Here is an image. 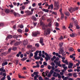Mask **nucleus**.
<instances>
[{
	"instance_id": "obj_5",
	"label": "nucleus",
	"mask_w": 80,
	"mask_h": 80,
	"mask_svg": "<svg viewBox=\"0 0 80 80\" xmlns=\"http://www.w3.org/2000/svg\"><path fill=\"white\" fill-rule=\"evenodd\" d=\"M44 55L46 56V57L45 58V60H46V61H48V60H50L51 58L49 56L47 53L45 52Z\"/></svg>"
},
{
	"instance_id": "obj_26",
	"label": "nucleus",
	"mask_w": 80,
	"mask_h": 80,
	"mask_svg": "<svg viewBox=\"0 0 80 80\" xmlns=\"http://www.w3.org/2000/svg\"><path fill=\"white\" fill-rule=\"evenodd\" d=\"M61 20H63V17H64V15L63 13H61Z\"/></svg>"
},
{
	"instance_id": "obj_6",
	"label": "nucleus",
	"mask_w": 80,
	"mask_h": 80,
	"mask_svg": "<svg viewBox=\"0 0 80 80\" xmlns=\"http://www.w3.org/2000/svg\"><path fill=\"white\" fill-rule=\"evenodd\" d=\"M62 62H63V63H65L66 65H68V61L66 59L65 60V61L64 60L65 59V57H62Z\"/></svg>"
},
{
	"instance_id": "obj_56",
	"label": "nucleus",
	"mask_w": 80,
	"mask_h": 80,
	"mask_svg": "<svg viewBox=\"0 0 80 80\" xmlns=\"http://www.w3.org/2000/svg\"><path fill=\"white\" fill-rule=\"evenodd\" d=\"M68 77H65V78H63V80H68Z\"/></svg>"
},
{
	"instance_id": "obj_40",
	"label": "nucleus",
	"mask_w": 80,
	"mask_h": 80,
	"mask_svg": "<svg viewBox=\"0 0 80 80\" xmlns=\"http://www.w3.org/2000/svg\"><path fill=\"white\" fill-rule=\"evenodd\" d=\"M35 47H37V48H38V47H39V44H38V43H37L35 44Z\"/></svg>"
},
{
	"instance_id": "obj_35",
	"label": "nucleus",
	"mask_w": 80,
	"mask_h": 80,
	"mask_svg": "<svg viewBox=\"0 0 80 80\" xmlns=\"http://www.w3.org/2000/svg\"><path fill=\"white\" fill-rule=\"evenodd\" d=\"M18 77L19 78H24L25 77L21 76V75H19Z\"/></svg>"
},
{
	"instance_id": "obj_1",
	"label": "nucleus",
	"mask_w": 80,
	"mask_h": 80,
	"mask_svg": "<svg viewBox=\"0 0 80 80\" xmlns=\"http://www.w3.org/2000/svg\"><path fill=\"white\" fill-rule=\"evenodd\" d=\"M79 8V7H77L76 8H72V7H71L69 8H68V10L70 13H72L76 10H78Z\"/></svg>"
},
{
	"instance_id": "obj_54",
	"label": "nucleus",
	"mask_w": 80,
	"mask_h": 80,
	"mask_svg": "<svg viewBox=\"0 0 80 80\" xmlns=\"http://www.w3.org/2000/svg\"><path fill=\"white\" fill-rule=\"evenodd\" d=\"M38 79L39 80H42V77L41 76H40L38 78Z\"/></svg>"
},
{
	"instance_id": "obj_4",
	"label": "nucleus",
	"mask_w": 80,
	"mask_h": 80,
	"mask_svg": "<svg viewBox=\"0 0 80 80\" xmlns=\"http://www.w3.org/2000/svg\"><path fill=\"white\" fill-rule=\"evenodd\" d=\"M34 9L32 8L31 9V11L30 12L29 10H27L25 11V13H27V15H32L33 14V12L34 11Z\"/></svg>"
},
{
	"instance_id": "obj_48",
	"label": "nucleus",
	"mask_w": 80,
	"mask_h": 80,
	"mask_svg": "<svg viewBox=\"0 0 80 80\" xmlns=\"http://www.w3.org/2000/svg\"><path fill=\"white\" fill-rule=\"evenodd\" d=\"M18 32H20V33H22V30L20 29H19L18 30Z\"/></svg>"
},
{
	"instance_id": "obj_16",
	"label": "nucleus",
	"mask_w": 80,
	"mask_h": 80,
	"mask_svg": "<svg viewBox=\"0 0 80 80\" xmlns=\"http://www.w3.org/2000/svg\"><path fill=\"white\" fill-rule=\"evenodd\" d=\"M27 45V42L26 41V40H24L23 42V45L25 46Z\"/></svg>"
},
{
	"instance_id": "obj_2",
	"label": "nucleus",
	"mask_w": 80,
	"mask_h": 80,
	"mask_svg": "<svg viewBox=\"0 0 80 80\" xmlns=\"http://www.w3.org/2000/svg\"><path fill=\"white\" fill-rule=\"evenodd\" d=\"M54 7H55V8H54L53 10H58V9H59V8L60 7V5H59V3L58 1H54Z\"/></svg>"
},
{
	"instance_id": "obj_59",
	"label": "nucleus",
	"mask_w": 80,
	"mask_h": 80,
	"mask_svg": "<svg viewBox=\"0 0 80 80\" xmlns=\"http://www.w3.org/2000/svg\"><path fill=\"white\" fill-rule=\"evenodd\" d=\"M60 40H62L63 39V38L62 36H61V37L59 38Z\"/></svg>"
},
{
	"instance_id": "obj_30",
	"label": "nucleus",
	"mask_w": 80,
	"mask_h": 80,
	"mask_svg": "<svg viewBox=\"0 0 80 80\" xmlns=\"http://www.w3.org/2000/svg\"><path fill=\"white\" fill-rule=\"evenodd\" d=\"M57 77H58V78H61V76L60 75V74L59 73H57Z\"/></svg>"
},
{
	"instance_id": "obj_43",
	"label": "nucleus",
	"mask_w": 80,
	"mask_h": 80,
	"mask_svg": "<svg viewBox=\"0 0 80 80\" xmlns=\"http://www.w3.org/2000/svg\"><path fill=\"white\" fill-rule=\"evenodd\" d=\"M27 60V58L26 57H24L21 59V60L22 61H24V60Z\"/></svg>"
},
{
	"instance_id": "obj_63",
	"label": "nucleus",
	"mask_w": 80,
	"mask_h": 80,
	"mask_svg": "<svg viewBox=\"0 0 80 80\" xmlns=\"http://www.w3.org/2000/svg\"><path fill=\"white\" fill-rule=\"evenodd\" d=\"M62 68H64L65 67V64H62Z\"/></svg>"
},
{
	"instance_id": "obj_21",
	"label": "nucleus",
	"mask_w": 80,
	"mask_h": 80,
	"mask_svg": "<svg viewBox=\"0 0 80 80\" xmlns=\"http://www.w3.org/2000/svg\"><path fill=\"white\" fill-rule=\"evenodd\" d=\"M39 42L40 43H43V39L42 38H40Z\"/></svg>"
},
{
	"instance_id": "obj_50",
	"label": "nucleus",
	"mask_w": 80,
	"mask_h": 80,
	"mask_svg": "<svg viewBox=\"0 0 80 80\" xmlns=\"http://www.w3.org/2000/svg\"><path fill=\"white\" fill-rule=\"evenodd\" d=\"M49 66L48 67V70H50L51 68H52L51 67V66H50V65H48Z\"/></svg>"
},
{
	"instance_id": "obj_11",
	"label": "nucleus",
	"mask_w": 80,
	"mask_h": 80,
	"mask_svg": "<svg viewBox=\"0 0 80 80\" xmlns=\"http://www.w3.org/2000/svg\"><path fill=\"white\" fill-rule=\"evenodd\" d=\"M64 51L63 50V48H60L59 49V53H63Z\"/></svg>"
},
{
	"instance_id": "obj_55",
	"label": "nucleus",
	"mask_w": 80,
	"mask_h": 80,
	"mask_svg": "<svg viewBox=\"0 0 80 80\" xmlns=\"http://www.w3.org/2000/svg\"><path fill=\"white\" fill-rule=\"evenodd\" d=\"M27 47L28 48H32V46L31 45H28Z\"/></svg>"
},
{
	"instance_id": "obj_31",
	"label": "nucleus",
	"mask_w": 80,
	"mask_h": 80,
	"mask_svg": "<svg viewBox=\"0 0 80 80\" xmlns=\"http://www.w3.org/2000/svg\"><path fill=\"white\" fill-rule=\"evenodd\" d=\"M15 62L16 63V65H17L18 64V60H15Z\"/></svg>"
},
{
	"instance_id": "obj_8",
	"label": "nucleus",
	"mask_w": 80,
	"mask_h": 80,
	"mask_svg": "<svg viewBox=\"0 0 80 80\" xmlns=\"http://www.w3.org/2000/svg\"><path fill=\"white\" fill-rule=\"evenodd\" d=\"M8 52L7 51H6L5 52H4L2 53H1L0 55L1 56H2H2H3V55H4V56H6L7 55V54H8Z\"/></svg>"
},
{
	"instance_id": "obj_64",
	"label": "nucleus",
	"mask_w": 80,
	"mask_h": 80,
	"mask_svg": "<svg viewBox=\"0 0 80 80\" xmlns=\"http://www.w3.org/2000/svg\"><path fill=\"white\" fill-rule=\"evenodd\" d=\"M51 24H52L51 22H50L48 23V26H49V27H51Z\"/></svg>"
},
{
	"instance_id": "obj_24",
	"label": "nucleus",
	"mask_w": 80,
	"mask_h": 80,
	"mask_svg": "<svg viewBox=\"0 0 80 80\" xmlns=\"http://www.w3.org/2000/svg\"><path fill=\"white\" fill-rule=\"evenodd\" d=\"M12 38H13V36H12V35H9L7 36L8 38H9V39Z\"/></svg>"
},
{
	"instance_id": "obj_32",
	"label": "nucleus",
	"mask_w": 80,
	"mask_h": 80,
	"mask_svg": "<svg viewBox=\"0 0 80 80\" xmlns=\"http://www.w3.org/2000/svg\"><path fill=\"white\" fill-rule=\"evenodd\" d=\"M63 42H60L59 43V46L60 47H62V46H63Z\"/></svg>"
},
{
	"instance_id": "obj_52",
	"label": "nucleus",
	"mask_w": 80,
	"mask_h": 80,
	"mask_svg": "<svg viewBox=\"0 0 80 80\" xmlns=\"http://www.w3.org/2000/svg\"><path fill=\"white\" fill-rule=\"evenodd\" d=\"M32 6L33 7H34L36 6V4L35 3H34L32 4Z\"/></svg>"
},
{
	"instance_id": "obj_7",
	"label": "nucleus",
	"mask_w": 80,
	"mask_h": 80,
	"mask_svg": "<svg viewBox=\"0 0 80 80\" xmlns=\"http://www.w3.org/2000/svg\"><path fill=\"white\" fill-rule=\"evenodd\" d=\"M32 35L33 37H37L38 35H40V32L39 31L36 32H32Z\"/></svg>"
},
{
	"instance_id": "obj_17",
	"label": "nucleus",
	"mask_w": 80,
	"mask_h": 80,
	"mask_svg": "<svg viewBox=\"0 0 80 80\" xmlns=\"http://www.w3.org/2000/svg\"><path fill=\"white\" fill-rule=\"evenodd\" d=\"M32 19L33 20H34V21H37V18H36L35 16H32Z\"/></svg>"
},
{
	"instance_id": "obj_62",
	"label": "nucleus",
	"mask_w": 80,
	"mask_h": 80,
	"mask_svg": "<svg viewBox=\"0 0 80 80\" xmlns=\"http://www.w3.org/2000/svg\"><path fill=\"white\" fill-rule=\"evenodd\" d=\"M20 57H21V58H23V54H21Z\"/></svg>"
},
{
	"instance_id": "obj_23",
	"label": "nucleus",
	"mask_w": 80,
	"mask_h": 80,
	"mask_svg": "<svg viewBox=\"0 0 80 80\" xmlns=\"http://www.w3.org/2000/svg\"><path fill=\"white\" fill-rule=\"evenodd\" d=\"M22 54V52H18V54H17V55H16V56L17 57H20V55Z\"/></svg>"
},
{
	"instance_id": "obj_33",
	"label": "nucleus",
	"mask_w": 80,
	"mask_h": 80,
	"mask_svg": "<svg viewBox=\"0 0 80 80\" xmlns=\"http://www.w3.org/2000/svg\"><path fill=\"white\" fill-rule=\"evenodd\" d=\"M38 14L40 15H42L43 14V12H42L40 11L38 12Z\"/></svg>"
},
{
	"instance_id": "obj_49",
	"label": "nucleus",
	"mask_w": 80,
	"mask_h": 80,
	"mask_svg": "<svg viewBox=\"0 0 80 80\" xmlns=\"http://www.w3.org/2000/svg\"><path fill=\"white\" fill-rule=\"evenodd\" d=\"M3 26H4V24L2 23H0V27H3Z\"/></svg>"
},
{
	"instance_id": "obj_22",
	"label": "nucleus",
	"mask_w": 80,
	"mask_h": 80,
	"mask_svg": "<svg viewBox=\"0 0 80 80\" xmlns=\"http://www.w3.org/2000/svg\"><path fill=\"white\" fill-rule=\"evenodd\" d=\"M12 50V48L11 47L8 50L7 52H8V53H10V52H11V50Z\"/></svg>"
},
{
	"instance_id": "obj_13",
	"label": "nucleus",
	"mask_w": 80,
	"mask_h": 80,
	"mask_svg": "<svg viewBox=\"0 0 80 80\" xmlns=\"http://www.w3.org/2000/svg\"><path fill=\"white\" fill-rule=\"evenodd\" d=\"M38 51H36V52L34 53V58H35L36 57H37V55H38Z\"/></svg>"
},
{
	"instance_id": "obj_39",
	"label": "nucleus",
	"mask_w": 80,
	"mask_h": 80,
	"mask_svg": "<svg viewBox=\"0 0 80 80\" xmlns=\"http://www.w3.org/2000/svg\"><path fill=\"white\" fill-rule=\"evenodd\" d=\"M13 38H18V36L16 35H14L13 36Z\"/></svg>"
},
{
	"instance_id": "obj_28",
	"label": "nucleus",
	"mask_w": 80,
	"mask_h": 80,
	"mask_svg": "<svg viewBox=\"0 0 80 80\" xmlns=\"http://www.w3.org/2000/svg\"><path fill=\"white\" fill-rule=\"evenodd\" d=\"M46 27V25H43V26L42 27V30H45V29H46L45 27Z\"/></svg>"
},
{
	"instance_id": "obj_3",
	"label": "nucleus",
	"mask_w": 80,
	"mask_h": 80,
	"mask_svg": "<svg viewBox=\"0 0 80 80\" xmlns=\"http://www.w3.org/2000/svg\"><path fill=\"white\" fill-rule=\"evenodd\" d=\"M44 32V35L46 36L50 33V32H51V30L50 28H48L47 30H45Z\"/></svg>"
},
{
	"instance_id": "obj_19",
	"label": "nucleus",
	"mask_w": 80,
	"mask_h": 80,
	"mask_svg": "<svg viewBox=\"0 0 80 80\" xmlns=\"http://www.w3.org/2000/svg\"><path fill=\"white\" fill-rule=\"evenodd\" d=\"M72 27H73V23H71L68 28H72Z\"/></svg>"
},
{
	"instance_id": "obj_57",
	"label": "nucleus",
	"mask_w": 80,
	"mask_h": 80,
	"mask_svg": "<svg viewBox=\"0 0 80 80\" xmlns=\"http://www.w3.org/2000/svg\"><path fill=\"white\" fill-rule=\"evenodd\" d=\"M51 65H52V66H54V65H55V63H53V62H52L51 63Z\"/></svg>"
},
{
	"instance_id": "obj_29",
	"label": "nucleus",
	"mask_w": 80,
	"mask_h": 80,
	"mask_svg": "<svg viewBox=\"0 0 80 80\" xmlns=\"http://www.w3.org/2000/svg\"><path fill=\"white\" fill-rule=\"evenodd\" d=\"M20 43V42H17L15 44V46H17L18 45H19Z\"/></svg>"
},
{
	"instance_id": "obj_18",
	"label": "nucleus",
	"mask_w": 80,
	"mask_h": 80,
	"mask_svg": "<svg viewBox=\"0 0 80 80\" xmlns=\"http://www.w3.org/2000/svg\"><path fill=\"white\" fill-rule=\"evenodd\" d=\"M64 14L65 15H66L67 16H69L70 15V12H64Z\"/></svg>"
},
{
	"instance_id": "obj_45",
	"label": "nucleus",
	"mask_w": 80,
	"mask_h": 80,
	"mask_svg": "<svg viewBox=\"0 0 80 80\" xmlns=\"http://www.w3.org/2000/svg\"><path fill=\"white\" fill-rule=\"evenodd\" d=\"M43 64L44 66H44H47V65H48V64H47V62H43Z\"/></svg>"
},
{
	"instance_id": "obj_53",
	"label": "nucleus",
	"mask_w": 80,
	"mask_h": 80,
	"mask_svg": "<svg viewBox=\"0 0 80 80\" xmlns=\"http://www.w3.org/2000/svg\"><path fill=\"white\" fill-rule=\"evenodd\" d=\"M55 25L56 27H59V24L57 22H56Z\"/></svg>"
},
{
	"instance_id": "obj_20",
	"label": "nucleus",
	"mask_w": 80,
	"mask_h": 80,
	"mask_svg": "<svg viewBox=\"0 0 80 80\" xmlns=\"http://www.w3.org/2000/svg\"><path fill=\"white\" fill-rule=\"evenodd\" d=\"M17 49V48L15 47H13L12 48V50H13L14 51H16Z\"/></svg>"
},
{
	"instance_id": "obj_42",
	"label": "nucleus",
	"mask_w": 80,
	"mask_h": 80,
	"mask_svg": "<svg viewBox=\"0 0 80 80\" xmlns=\"http://www.w3.org/2000/svg\"><path fill=\"white\" fill-rule=\"evenodd\" d=\"M8 80H11V78L10 77V75H8L7 77Z\"/></svg>"
},
{
	"instance_id": "obj_61",
	"label": "nucleus",
	"mask_w": 80,
	"mask_h": 80,
	"mask_svg": "<svg viewBox=\"0 0 80 80\" xmlns=\"http://www.w3.org/2000/svg\"><path fill=\"white\" fill-rule=\"evenodd\" d=\"M13 14H14V16H17V13L15 12H13Z\"/></svg>"
},
{
	"instance_id": "obj_34",
	"label": "nucleus",
	"mask_w": 80,
	"mask_h": 80,
	"mask_svg": "<svg viewBox=\"0 0 80 80\" xmlns=\"http://www.w3.org/2000/svg\"><path fill=\"white\" fill-rule=\"evenodd\" d=\"M30 3V1H28V2H26L24 3V5H27V4H28V3Z\"/></svg>"
},
{
	"instance_id": "obj_60",
	"label": "nucleus",
	"mask_w": 80,
	"mask_h": 80,
	"mask_svg": "<svg viewBox=\"0 0 80 80\" xmlns=\"http://www.w3.org/2000/svg\"><path fill=\"white\" fill-rule=\"evenodd\" d=\"M69 66H71L72 67V66H73V63L72 62H70L69 63Z\"/></svg>"
},
{
	"instance_id": "obj_27",
	"label": "nucleus",
	"mask_w": 80,
	"mask_h": 80,
	"mask_svg": "<svg viewBox=\"0 0 80 80\" xmlns=\"http://www.w3.org/2000/svg\"><path fill=\"white\" fill-rule=\"evenodd\" d=\"M73 76L74 77H75V78H76L77 77V73L76 72H74L73 74Z\"/></svg>"
},
{
	"instance_id": "obj_47",
	"label": "nucleus",
	"mask_w": 80,
	"mask_h": 80,
	"mask_svg": "<svg viewBox=\"0 0 80 80\" xmlns=\"http://www.w3.org/2000/svg\"><path fill=\"white\" fill-rule=\"evenodd\" d=\"M33 74H34L35 75H38V72H33Z\"/></svg>"
},
{
	"instance_id": "obj_46",
	"label": "nucleus",
	"mask_w": 80,
	"mask_h": 80,
	"mask_svg": "<svg viewBox=\"0 0 80 80\" xmlns=\"http://www.w3.org/2000/svg\"><path fill=\"white\" fill-rule=\"evenodd\" d=\"M28 31H29V30L27 28H26L25 29V32H28Z\"/></svg>"
},
{
	"instance_id": "obj_25",
	"label": "nucleus",
	"mask_w": 80,
	"mask_h": 80,
	"mask_svg": "<svg viewBox=\"0 0 80 80\" xmlns=\"http://www.w3.org/2000/svg\"><path fill=\"white\" fill-rule=\"evenodd\" d=\"M75 34L74 33H72V34H70V37H75Z\"/></svg>"
},
{
	"instance_id": "obj_9",
	"label": "nucleus",
	"mask_w": 80,
	"mask_h": 80,
	"mask_svg": "<svg viewBox=\"0 0 80 80\" xmlns=\"http://www.w3.org/2000/svg\"><path fill=\"white\" fill-rule=\"evenodd\" d=\"M51 8V10H53V5L51 4L50 5L48 6V9H49Z\"/></svg>"
},
{
	"instance_id": "obj_58",
	"label": "nucleus",
	"mask_w": 80,
	"mask_h": 80,
	"mask_svg": "<svg viewBox=\"0 0 80 80\" xmlns=\"http://www.w3.org/2000/svg\"><path fill=\"white\" fill-rule=\"evenodd\" d=\"M53 71L52 70H51L50 71V73H51V74H53Z\"/></svg>"
},
{
	"instance_id": "obj_41",
	"label": "nucleus",
	"mask_w": 80,
	"mask_h": 80,
	"mask_svg": "<svg viewBox=\"0 0 80 80\" xmlns=\"http://www.w3.org/2000/svg\"><path fill=\"white\" fill-rule=\"evenodd\" d=\"M56 74H57V72H54L53 73V77H57V75H56Z\"/></svg>"
},
{
	"instance_id": "obj_36",
	"label": "nucleus",
	"mask_w": 80,
	"mask_h": 80,
	"mask_svg": "<svg viewBox=\"0 0 80 80\" xmlns=\"http://www.w3.org/2000/svg\"><path fill=\"white\" fill-rule=\"evenodd\" d=\"M20 8L22 10H24L25 8V6H22V7H20Z\"/></svg>"
},
{
	"instance_id": "obj_10",
	"label": "nucleus",
	"mask_w": 80,
	"mask_h": 80,
	"mask_svg": "<svg viewBox=\"0 0 80 80\" xmlns=\"http://www.w3.org/2000/svg\"><path fill=\"white\" fill-rule=\"evenodd\" d=\"M56 65H57L59 67H62V65L60 64V61H59V62L57 61L56 63Z\"/></svg>"
},
{
	"instance_id": "obj_51",
	"label": "nucleus",
	"mask_w": 80,
	"mask_h": 80,
	"mask_svg": "<svg viewBox=\"0 0 80 80\" xmlns=\"http://www.w3.org/2000/svg\"><path fill=\"white\" fill-rule=\"evenodd\" d=\"M20 28H23V24H21L20 26Z\"/></svg>"
},
{
	"instance_id": "obj_38",
	"label": "nucleus",
	"mask_w": 80,
	"mask_h": 80,
	"mask_svg": "<svg viewBox=\"0 0 80 80\" xmlns=\"http://www.w3.org/2000/svg\"><path fill=\"white\" fill-rule=\"evenodd\" d=\"M75 26L76 27V28L77 29H79L80 28V27L78 26V25L77 24H75Z\"/></svg>"
},
{
	"instance_id": "obj_15",
	"label": "nucleus",
	"mask_w": 80,
	"mask_h": 80,
	"mask_svg": "<svg viewBox=\"0 0 80 80\" xmlns=\"http://www.w3.org/2000/svg\"><path fill=\"white\" fill-rule=\"evenodd\" d=\"M5 12L6 13H9L10 12V10L8 9H6L5 10Z\"/></svg>"
},
{
	"instance_id": "obj_14",
	"label": "nucleus",
	"mask_w": 80,
	"mask_h": 80,
	"mask_svg": "<svg viewBox=\"0 0 80 80\" xmlns=\"http://www.w3.org/2000/svg\"><path fill=\"white\" fill-rule=\"evenodd\" d=\"M42 11H43V12H46L47 13H48V12H49V11L48 9H46L44 8H42Z\"/></svg>"
},
{
	"instance_id": "obj_44",
	"label": "nucleus",
	"mask_w": 80,
	"mask_h": 80,
	"mask_svg": "<svg viewBox=\"0 0 80 80\" xmlns=\"http://www.w3.org/2000/svg\"><path fill=\"white\" fill-rule=\"evenodd\" d=\"M74 50V49H73V48H71L70 49H69V51L70 52H73V51Z\"/></svg>"
},
{
	"instance_id": "obj_12",
	"label": "nucleus",
	"mask_w": 80,
	"mask_h": 80,
	"mask_svg": "<svg viewBox=\"0 0 80 80\" xmlns=\"http://www.w3.org/2000/svg\"><path fill=\"white\" fill-rule=\"evenodd\" d=\"M48 71H46L45 73V72H43V73H42V75H43V76L45 77L46 76H47V74H48Z\"/></svg>"
},
{
	"instance_id": "obj_37",
	"label": "nucleus",
	"mask_w": 80,
	"mask_h": 80,
	"mask_svg": "<svg viewBox=\"0 0 80 80\" xmlns=\"http://www.w3.org/2000/svg\"><path fill=\"white\" fill-rule=\"evenodd\" d=\"M36 60H39V59H40V57L39 56H38L37 57V56L36 57V58H34Z\"/></svg>"
}]
</instances>
